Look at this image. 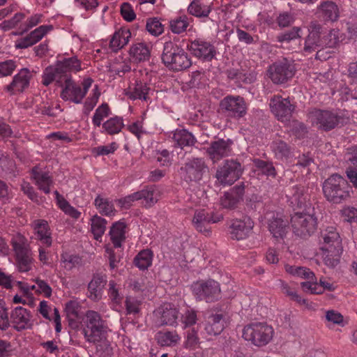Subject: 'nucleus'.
Returning <instances> with one entry per match:
<instances>
[{
  "instance_id": "nucleus-1",
  "label": "nucleus",
  "mask_w": 357,
  "mask_h": 357,
  "mask_svg": "<svg viewBox=\"0 0 357 357\" xmlns=\"http://www.w3.org/2000/svg\"><path fill=\"white\" fill-rule=\"evenodd\" d=\"M84 335L86 340L96 344V357H113L114 345L108 340V328L100 315L89 310L84 321Z\"/></svg>"
},
{
  "instance_id": "nucleus-2",
  "label": "nucleus",
  "mask_w": 357,
  "mask_h": 357,
  "mask_svg": "<svg viewBox=\"0 0 357 357\" xmlns=\"http://www.w3.org/2000/svg\"><path fill=\"white\" fill-rule=\"evenodd\" d=\"M319 250L325 265L333 268L339 264L342 252V239L335 227H329L321 231Z\"/></svg>"
},
{
  "instance_id": "nucleus-3",
  "label": "nucleus",
  "mask_w": 357,
  "mask_h": 357,
  "mask_svg": "<svg viewBox=\"0 0 357 357\" xmlns=\"http://www.w3.org/2000/svg\"><path fill=\"white\" fill-rule=\"evenodd\" d=\"M274 330L265 322H254L244 326L243 338L256 347L267 345L273 339Z\"/></svg>"
},
{
  "instance_id": "nucleus-4",
  "label": "nucleus",
  "mask_w": 357,
  "mask_h": 357,
  "mask_svg": "<svg viewBox=\"0 0 357 357\" xmlns=\"http://www.w3.org/2000/svg\"><path fill=\"white\" fill-rule=\"evenodd\" d=\"M337 29H332L327 36H322L321 28L317 22H312L309 27V35L305 40L304 50L306 52L314 51L321 46L333 47L338 42Z\"/></svg>"
},
{
  "instance_id": "nucleus-5",
  "label": "nucleus",
  "mask_w": 357,
  "mask_h": 357,
  "mask_svg": "<svg viewBox=\"0 0 357 357\" xmlns=\"http://www.w3.org/2000/svg\"><path fill=\"white\" fill-rule=\"evenodd\" d=\"M162 60L167 68L174 71L185 70L191 65L187 53L171 41L165 43Z\"/></svg>"
},
{
  "instance_id": "nucleus-6",
  "label": "nucleus",
  "mask_w": 357,
  "mask_h": 357,
  "mask_svg": "<svg viewBox=\"0 0 357 357\" xmlns=\"http://www.w3.org/2000/svg\"><path fill=\"white\" fill-rule=\"evenodd\" d=\"M323 191L329 202L338 204L350 197L351 187L342 176L333 174L324 181Z\"/></svg>"
},
{
  "instance_id": "nucleus-7",
  "label": "nucleus",
  "mask_w": 357,
  "mask_h": 357,
  "mask_svg": "<svg viewBox=\"0 0 357 357\" xmlns=\"http://www.w3.org/2000/svg\"><path fill=\"white\" fill-rule=\"evenodd\" d=\"M291 221L294 231L298 236L310 235L317 228V218L314 215L313 208L310 205L295 212Z\"/></svg>"
},
{
  "instance_id": "nucleus-8",
  "label": "nucleus",
  "mask_w": 357,
  "mask_h": 357,
  "mask_svg": "<svg viewBox=\"0 0 357 357\" xmlns=\"http://www.w3.org/2000/svg\"><path fill=\"white\" fill-rule=\"evenodd\" d=\"M308 119L318 128L329 130L343 125L347 121L342 115L331 111L313 109L309 113Z\"/></svg>"
},
{
  "instance_id": "nucleus-9",
  "label": "nucleus",
  "mask_w": 357,
  "mask_h": 357,
  "mask_svg": "<svg viewBox=\"0 0 357 357\" xmlns=\"http://www.w3.org/2000/svg\"><path fill=\"white\" fill-rule=\"evenodd\" d=\"M93 82L90 77L84 78L82 82V88L71 77H67L61 93V98L76 104L81 103Z\"/></svg>"
},
{
  "instance_id": "nucleus-10",
  "label": "nucleus",
  "mask_w": 357,
  "mask_h": 357,
  "mask_svg": "<svg viewBox=\"0 0 357 357\" xmlns=\"http://www.w3.org/2000/svg\"><path fill=\"white\" fill-rule=\"evenodd\" d=\"M193 295L198 301L213 302L221 296L220 284L214 280H199L191 285Z\"/></svg>"
},
{
  "instance_id": "nucleus-11",
  "label": "nucleus",
  "mask_w": 357,
  "mask_h": 357,
  "mask_svg": "<svg viewBox=\"0 0 357 357\" xmlns=\"http://www.w3.org/2000/svg\"><path fill=\"white\" fill-rule=\"evenodd\" d=\"M178 312L174 305L165 303L159 306L153 313V321L157 326H174L177 323Z\"/></svg>"
},
{
  "instance_id": "nucleus-12",
  "label": "nucleus",
  "mask_w": 357,
  "mask_h": 357,
  "mask_svg": "<svg viewBox=\"0 0 357 357\" xmlns=\"http://www.w3.org/2000/svg\"><path fill=\"white\" fill-rule=\"evenodd\" d=\"M269 105L272 113L281 121L289 119L295 110V105L289 98H282L279 96L272 98Z\"/></svg>"
},
{
  "instance_id": "nucleus-13",
  "label": "nucleus",
  "mask_w": 357,
  "mask_h": 357,
  "mask_svg": "<svg viewBox=\"0 0 357 357\" xmlns=\"http://www.w3.org/2000/svg\"><path fill=\"white\" fill-rule=\"evenodd\" d=\"M241 173V166L239 162L227 160L217 171L216 177L221 183L231 185L240 178Z\"/></svg>"
},
{
  "instance_id": "nucleus-14",
  "label": "nucleus",
  "mask_w": 357,
  "mask_h": 357,
  "mask_svg": "<svg viewBox=\"0 0 357 357\" xmlns=\"http://www.w3.org/2000/svg\"><path fill=\"white\" fill-rule=\"evenodd\" d=\"M34 73L33 70H31L27 68H22L13 77L10 84L6 86V91L11 94L23 92L29 88L30 81Z\"/></svg>"
},
{
  "instance_id": "nucleus-15",
  "label": "nucleus",
  "mask_w": 357,
  "mask_h": 357,
  "mask_svg": "<svg viewBox=\"0 0 357 357\" xmlns=\"http://www.w3.org/2000/svg\"><path fill=\"white\" fill-rule=\"evenodd\" d=\"M13 247L16 255L17 266L20 272L30 271L33 266V259L30 251L20 238V242L13 241Z\"/></svg>"
},
{
  "instance_id": "nucleus-16",
  "label": "nucleus",
  "mask_w": 357,
  "mask_h": 357,
  "mask_svg": "<svg viewBox=\"0 0 357 357\" xmlns=\"http://www.w3.org/2000/svg\"><path fill=\"white\" fill-rule=\"evenodd\" d=\"M254 227V222L250 217L233 220L230 226V234L233 239L238 241L247 238Z\"/></svg>"
},
{
  "instance_id": "nucleus-17",
  "label": "nucleus",
  "mask_w": 357,
  "mask_h": 357,
  "mask_svg": "<svg viewBox=\"0 0 357 357\" xmlns=\"http://www.w3.org/2000/svg\"><path fill=\"white\" fill-rule=\"evenodd\" d=\"M52 29V25H41L32 31L25 37L17 40L15 43V47L17 49H25L32 46L40 41L47 33L51 31Z\"/></svg>"
},
{
  "instance_id": "nucleus-18",
  "label": "nucleus",
  "mask_w": 357,
  "mask_h": 357,
  "mask_svg": "<svg viewBox=\"0 0 357 357\" xmlns=\"http://www.w3.org/2000/svg\"><path fill=\"white\" fill-rule=\"evenodd\" d=\"M220 107L232 116H243L246 112L245 102L240 96H229L220 102Z\"/></svg>"
},
{
  "instance_id": "nucleus-19",
  "label": "nucleus",
  "mask_w": 357,
  "mask_h": 357,
  "mask_svg": "<svg viewBox=\"0 0 357 357\" xmlns=\"http://www.w3.org/2000/svg\"><path fill=\"white\" fill-rule=\"evenodd\" d=\"M268 72L270 78L276 84L284 83L294 75L293 67L287 62L273 64L270 66Z\"/></svg>"
},
{
  "instance_id": "nucleus-20",
  "label": "nucleus",
  "mask_w": 357,
  "mask_h": 357,
  "mask_svg": "<svg viewBox=\"0 0 357 357\" xmlns=\"http://www.w3.org/2000/svg\"><path fill=\"white\" fill-rule=\"evenodd\" d=\"M188 48L194 56L203 60H211L215 54L214 47L210 43L202 39L192 41Z\"/></svg>"
},
{
  "instance_id": "nucleus-21",
  "label": "nucleus",
  "mask_w": 357,
  "mask_h": 357,
  "mask_svg": "<svg viewBox=\"0 0 357 357\" xmlns=\"http://www.w3.org/2000/svg\"><path fill=\"white\" fill-rule=\"evenodd\" d=\"M268 220V229L275 238H282L288 229V222L279 213H271Z\"/></svg>"
},
{
  "instance_id": "nucleus-22",
  "label": "nucleus",
  "mask_w": 357,
  "mask_h": 357,
  "mask_svg": "<svg viewBox=\"0 0 357 357\" xmlns=\"http://www.w3.org/2000/svg\"><path fill=\"white\" fill-rule=\"evenodd\" d=\"M231 145L230 140H218L211 144L207 149V153L213 161L216 162L231 153Z\"/></svg>"
},
{
  "instance_id": "nucleus-23",
  "label": "nucleus",
  "mask_w": 357,
  "mask_h": 357,
  "mask_svg": "<svg viewBox=\"0 0 357 357\" xmlns=\"http://www.w3.org/2000/svg\"><path fill=\"white\" fill-rule=\"evenodd\" d=\"M11 320L17 331L28 328L31 326V314L22 307H17L12 311Z\"/></svg>"
},
{
  "instance_id": "nucleus-24",
  "label": "nucleus",
  "mask_w": 357,
  "mask_h": 357,
  "mask_svg": "<svg viewBox=\"0 0 357 357\" xmlns=\"http://www.w3.org/2000/svg\"><path fill=\"white\" fill-rule=\"evenodd\" d=\"M218 220L213 219L205 210L197 211L195 213L192 222L197 230L207 235L210 232L208 225L216 222Z\"/></svg>"
},
{
  "instance_id": "nucleus-25",
  "label": "nucleus",
  "mask_w": 357,
  "mask_h": 357,
  "mask_svg": "<svg viewBox=\"0 0 357 357\" xmlns=\"http://www.w3.org/2000/svg\"><path fill=\"white\" fill-rule=\"evenodd\" d=\"M131 38L130 30L126 26L121 27L113 34L110 40L109 47L116 52L126 46Z\"/></svg>"
},
{
  "instance_id": "nucleus-26",
  "label": "nucleus",
  "mask_w": 357,
  "mask_h": 357,
  "mask_svg": "<svg viewBox=\"0 0 357 357\" xmlns=\"http://www.w3.org/2000/svg\"><path fill=\"white\" fill-rule=\"evenodd\" d=\"M31 174L32 178L38 188L48 194L50 192V187L52 184V180L48 173L38 167H35L32 169Z\"/></svg>"
},
{
  "instance_id": "nucleus-27",
  "label": "nucleus",
  "mask_w": 357,
  "mask_h": 357,
  "mask_svg": "<svg viewBox=\"0 0 357 357\" xmlns=\"http://www.w3.org/2000/svg\"><path fill=\"white\" fill-rule=\"evenodd\" d=\"M56 69L59 73H77L82 70L81 61L77 56L58 59Z\"/></svg>"
},
{
  "instance_id": "nucleus-28",
  "label": "nucleus",
  "mask_w": 357,
  "mask_h": 357,
  "mask_svg": "<svg viewBox=\"0 0 357 357\" xmlns=\"http://www.w3.org/2000/svg\"><path fill=\"white\" fill-rule=\"evenodd\" d=\"M289 202L290 204L298 210L307 208L312 206L309 201L307 195L303 193V189L301 187H294L292 188L291 195H289Z\"/></svg>"
},
{
  "instance_id": "nucleus-29",
  "label": "nucleus",
  "mask_w": 357,
  "mask_h": 357,
  "mask_svg": "<svg viewBox=\"0 0 357 357\" xmlns=\"http://www.w3.org/2000/svg\"><path fill=\"white\" fill-rule=\"evenodd\" d=\"M33 227L38 239L43 244L50 247L52 241L47 222L43 220H36L33 223Z\"/></svg>"
},
{
  "instance_id": "nucleus-30",
  "label": "nucleus",
  "mask_w": 357,
  "mask_h": 357,
  "mask_svg": "<svg viewBox=\"0 0 357 357\" xmlns=\"http://www.w3.org/2000/svg\"><path fill=\"white\" fill-rule=\"evenodd\" d=\"M206 167L202 159L195 158L188 162L185 167L188 178L190 181H199L202 178Z\"/></svg>"
},
{
  "instance_id": "nucleus-31",
  "label": "nucleus",
  "mask_w": 357,
  "mask_h": 357,
  "mask_svg": "<svg viewBox=\"0 0 357 357\" xmlns=\"http://www.w3.org/2000/svg\"><path fill=\"white\" fill-rule=\"evenodd\" d=\"M301 287L305 292L315 294H321L324 290L332 291L335 289L333 283L322 280H320L318 283L316 282V279L312 282H302Z\"/></svg>"
},
{
  "instance_id": "nucleus-32",
  "label": "nucleus",
  "mask_w": 357,
  "mask_h": 357,
  "mask_svg": "<svg viewBox=\"0 0 357 357\" xmlns=\"http://www.w3.org/2000/svg\"><path fill=\"white\" fill-rule=\"evenodd\" d=\"M243 189L233 188L227 192L220 199V204L225 208H232L242 199Z\"/></svg>"
},
{
  "instance_id": "nucleus-33",
  "label": "nucleus",
  "mask_w": 357,
  "mask_h": 357,
  "mask_svg": "<svg viewBox=\"0 0 357 357\" xmlns=\"http://www.w3.org/2000/svg\"><path fill=\"white\" fill-rule=\"evenodd\" d=\"M126 226L123 222H116L112 226L109 231L110 239L115 248L121 247L126 238Z\"/></svg>"
},
{
  "instance_id": "nucleus-34",
  "label": "nucleus",
  "mask_w": 357,
  "mask_h": 357,
  "mask_svg": "<svg viewBox=\"0 0 357 357\" xmlns=\"http://www.w3.org/2000/svg\"><path fill=\"white\" fill-rule=\"evenodd\" d=\"M224 319L222 314H212L208 317L205 331L210 335H217L224 329Z\"/></svg>"
},
{
  "instance_id": "nucleus-35",
  "label": "nucleus",
  "mask_w": 357,
  "mask_h": 357,
  "mask_svg": "<svg viewBox=\"0 0 357 357\" xmlns=\"http://www.w3.org/2000/svg\"><path fill=\"white\" fill-rule=\"evenodd\" d=\"M318 9L321 17L326 21L334 22L339 17L337 6L332 1H326L321 3Z\"/></svg>"
},
{
  "instance_id": "nucleus-36",
  "label": "nucleus",
  "mask_w": 357,
  "mask_h": 357,
  "mask_svg": "<svg viewBox=\"0 0 357 357\" xmlns=\"http://www.w3.org/2000/svg\"><path fill=\"white\" fill-rule=\"evenodd\" d=\"M172 139L176 144L181 148L192 146L196 142L195 137L185 129L176 130L172 135Z\"/></svg>"
},
{
  "instance_id": "nucleus-37",
  "label": "nucleus",
  "mask_w": 357,
  "mask_h": 357,
  "mask_svg": "<svg viewBox=\"0 0 357 357\" xmlns=\"http://www.w3.org/2000/svg\"><path fill=\"white\" fill-rule=\"evenodd\" d=\"M129 53L135 61H143L149 59L150 48L144 43H137L131 46Z\"/></svg>"
},
{
  "instance_id": "nucleus-38",
  "label": "nucleus",
  "mask_w": 357,
  "mask_h": 357,
  "mask_svg": "<svg viewBox=\"0 0 357 357\" xmlns=\"http://www.w3.org/2000/svg\"><path fill=\"white\" fill-rule=\"evenodd\" d=\"M284 269L288 274L294 277L308 280L310 282L315 280L314 273L306 267L285 264Z\"/></svg>"
},
{
  "instance_id": "nucleus-39",
  "label": "nucleus",
  "mask_w": 357,
  "mask_h": 357,
  "mask_svg": "<svg viewBox=\"0 0 357 357\" xmlns=\"http://www.w3.org/2000/svg\"><path fill=\"white\" fill-rule=\"evenodd\" d=\"M139 199L146 206H151L157 202L160 196V192L155 186H149L138 191Z\"/></svg>"
},
{
  "instance_id": "nucleus-40",
  "label": "nucleus",
  "mask_w": 357,
  "mask_h": 357,
  "mask_svg": "<svg viewBox=\"0 0 357 357\" xmlns=\"http://www.w3.org/2000/svg\"><path fill=\"white\" fill-rule=\"evenodd\" d=\"M124 126L123 119L121 116L111 117L102 124V132L108 135L120 132Z\"/></svg>"
},
{
  "instance_id": "nucleus-41",
  "label": "nucleus",
  "mask_w": 357,
  "mask_h": 357,
  "mask_svg": "<svg viewBox=\"0 0 357 357\" xmlns=\"http://www.w3.org/2000/svg\"><path fill=\"white\" fill-rule=\"evenodd\" d=\"M149 89L142 82H137L133 86L125 90V94L132 100H146Z\"/></svg>"
},
{
  "instance_id": "nucleus-42",
  "label": "nucleus",
  "mask_w": 357,
  "mask_h": 357,
  "mask_svg": "<svg viewBox=\"0 0 357 357\" xmlns=\"http://www.w3.org/2000/svg\"><path fill=\"white\" fill-rule=\"evenodd\" d=\"M94 204L99 213L102 215L110 216L114 214V204L107 198L98 195L95 199Z\"/></svg>"
},
{
  "instance_id": "nucleus-43",
  "label": "nucleus",
  "mask_w": 357,
  "mask_h": 357,
  "mask_svg": "<svg viewBox=\"0 0 357 357\" xmlns=\"http://www.w3.org/2000/svg\"><path fill=\"white\" fill-rule=\"evenodd\" d=\"M156 338L162 346H174L181 340V337L175 331L159 332Z\"/></svg>"
},
{
  "instance_id": "nucleus-44",
  "label": "nucleus",
  "mask_w": 357,
  "mask_h": 357,
  "mask_svg": "<svg viewBox=\"0 0 357 357\" xmlns=\"http://www.w3.org/2000/svg\"><path fill=\"white\" fill-rule=\"evenodd\" d=\"M104 280L99 277L93 278L88 285L89 298L96 301L101 298Z\"/></svg>"
},
{
  "instance_id": "nucleus-45",
  "label": "nucleus",
  "mask_w": 357,
  "mask_h": 357,
  "mask_svg": "<svg viewBox=\"0 0 357 357\" xmlns=\"http://www.w3.org/2000/svg\"><path fill=\"white\" fill-rule=\"evenodd\" d=\"M56 195V200L58 206L66 214L70 217L77 219L79 218L81 213L75 208L72 206L63 197L59 195L57 191L54 192Z\"/></svg>"
},
{
  "instance_id": "nucleus-46",
  "label": "nucleus",
  "mask_w": 357,
  "mask_h": 357,
  "mask_svg": "<svg viewBox=\"0 0 357 357\" xmlns=\"http://www.w3.org/2000/svg\"><path fill=\"white\" fill-rule=\"evenodd\" d=\"M106 229V220L98 216L93 215L91 218V231L93 233L95 239L99 240L105 233Z\"/></svg>"
},
{
  "instance_id": "nucleus-47",
  "label": "nucleus",
  "mask_w": 357,
  "mask_h": 357,
  "mask_svg": "<svg viewBox=\"0 0 357 357\" xmlns=\"http://www.w3.org/2000/svg\"><path fill=\"white\" fill-rule=\"evenodd\" d=\"M189 13L195 17H207L211 12L210 6L202 3L199 1L194 0L188 6Z\"/></svg>"
},
{
  "instance_id": "nucleus-48",
  "label": "nucleus",
  "mask_w": 357,
  "mask_h": 357,
  "mask_svg": "<svg viewBox=\"0 0 357 357\" xmlns=\"http://www.w3.org/2000/svg\"><path fill=\"white\" fill-rule=\"evenodd\" d=\"M153 255L149 250L141 251L135 258V264L141 270L147 269L152 264Z\"/></svg>"
},
{
  "instance_id": "nucleus-49",
  "label": "nucleus",
  "mask_w": 357,
  "mask_h": 357,
  "mask_svg": "<svg viewBox=\"0 0 357 357\" xmlns=\"http://www.w3.org/2000/svg\"><path fill=\"white\" fill-rule=\"evenodd\" d=\"M111 113L109 105L107 103H102L96 109L92 117V123L96 127L102 125V120L107 117Z\"/></svg>"
},
{
  "instance_id": "nucleus-50",
  "label": "nucleus",
  "mask_w": 357,
  "mask_h": 357,
  "mask_svg": "<svg viewBox=\"0 0 357 357\" xmlns=\"http://www.w3.org/2000/svg\"><path fill=\"white\" fill-rule=\"evenodd\" d=\"M80 262L79 257L64 252L61 256L60 265L66 271H70L75 268Z\"/></svg>"
},
{
  "instance_id": "nucleus-51",
  "label": "nucleus",
  "mask_w": 357,
  "mask_h": 357,
  "mask_svg": "<svg viewBox=\"0 0 357 357\" xmlns=\"http://www.w3.org/2000/svg\"><path fill=\"white\" fill-rule=\"evenodd\" d=\"M100 96V91L98 85H95L93 89L91 91L89 98L84 102V112L86 114H89L91 111L93 110L94 107L96 105L99 97Z\"/></svg>"
},
{
  "instance_id": "nucleus-52",
  "label": "nucleus",
  "mask_w": 357,
  "mask_h": 357,
  "mask_svg": "<svg viewBox=\"0 0 357 357\" xmlns=\"http://www.w3.org/2000/svg\"><path fill=\"white\" fill-rule=\"evenodd\" d=\"M131 67L129 62L122 59H116L110 66L111 73L123 76L126 72L130 71Z\"/></svg>"
},
{
  "instance_id": "nucleus-53",
  "label": "nucleus",
  "mask_w": 357,
  "mask_h": 357,
  "mask_svg": "<svg viewBox=\"0 0 357 357\" xmlns=\"http://www.w3.org/2000/svg\"><path fill=\"white\" fill-rule=\"evenodd\" d=\"M188 24L187 17L181 16L170 22V29L173 33L179 34L186 30Z\"/></svg>"
},
{
  "instance_id": "nucleus-54",
  "label": "nucleus",
  "mask_w": 357,
  "mask_h": 357,
  "mask_svg": "<svg viewBox=\"0 0 357 357\" xmlns=\"http://www.w3.org/2000/svg\"><path fill=\"white\" fill-rule=\"evenodd\" d=\"M146 30L153 36H159L164 31L162 23L157 18L149 19L146 22Z\"/></svg>"
},
{
  "instance_id": "nucleus-55",
  "label": "nucleus",
  "mask_w": 357,
  "mask_h": 357,
  "mask_svg": "<svg viewBox=\"0 0 357 357\" xmlns=\"http://www.w3.org/2000/svg\"><path fill=\"white\" fill-rule=\"evenodd\" d=\"M59 73L56 69V64L54 66L47 67L43 73V84L45 86L50 85L56 79V75Z\"/></svg>"
},
{
  "instance_id": "nucleus-56",
  "label": "nucleus",
  "mask_w": 357,
  "mask_h": 357,
  "mask_svg": "<svg viewBox=\"0 0 357 357\" xmlns=\"http://www.w3.org/2000/svg\"><path fill=\"white\" fill-rule=\"evenodd\" d=\"M118 148L116 142H112L109 144L97 146L93 149L92 153L96 156L107 155L113 153Z\"/></svg>"
},
{
  "instance_id": "nucleus-57",
  "label": "nucleus",
  "mask_w": 357,
  "mask_h": 357,
  "mask_svg": "<svg viewBox=\"0 0 357 357\" xmlns=\"http://www.w3.org/2000/svg\"><path fill=\"white\" fill-rule=\"evenodd\" d=\"M326 320L330 324H337L340 326H344V317L343 316L338 312L331 310H328L326 312Z\"/></svg>"
},
{
  "instance_id": "nucleus-58",
  "label": "nucleus",
  "mask_w": 357,
  "mask_h": 357,
  "mask_svg": "<svg viewBox=\"0 0 357 357\" xmlns=\"http://www.w3.org/2000/svg\"><path fill=\"white\" fill-rule=\"evenodd\" d=\"M43 14L40 13H33L26 20L23 24V29L26 31L37 26L38 24L43 22Z\"/></svg>"
},
{
  "instance_id": "nucleus-59",
  "label": "nucleus",
  "mask_w": 357,
  "mask_h": 357,
  "mask_svg": "<svg viewBox=\"0 0 357 357\" xmlns=\"http://www.w3.org/2000/svg\"><path fill=\"white\" fill-rule=\"evenodd\" d=\"M16 68V63L13 60L0 62V77L11 75Z\"/></svg>"
},
{
  "instance_id": "nucleus-60",
  "label": "nucleus",
  "mask_w": 357,
  "mask_h": 357,
  "mask_svg": "<svg viewBox=\"0 0 357 357\" xmlns=\"http://www.w3.org/2000/svg\"><path fill=\"white\" fill-rule=\"evenodd\" d=\"M275 155L278 158H286L289 154V149L287 144L282 141L275 142L272 146Z\"/></svg>"
},
{
  "instance_id": "nucleus-61",
  "label": "nucleus",
  "mask_w": 357,
  "mask_h": 357,
  "mask_svg": "<svg viewBox=\"0 0 357 357\" xmlns=\"http://www.w3.org/2000/svg\"><path fill=\"white\" fill-rule=\"evenodd\" d=\"M341 214L347 222H357V208L346 206L341 211Z\"/></svg>"
},
{
  "instance_id": "nucleus-62",
  "label": "nucleus",
  "mask_w": 357,
  "mask_h": 357,
  "mask_svg": "<svg viewBox=\"0 0 357 357\" xmlns=\"http://www.w3.org/2000/svg\"><path fill=\"white\" fill-rule=\"evenodd\" d=\"M121 14L123 18L127 22L133 21L136 15L131 5L128 3H123L121 6Z\"/></svg>"
},
{
  "instance_id": "nucleus-63",
  "label": "nucleus",
  "mask_w": 357,
  "mask_h": 357,
  "mask_svg": "<svg viewBox=\"0 0 357 357\" xmlns=\"http://www.w3.org/2000/svg\"><path fill=\"white\" fill-rule=\"evenodd\" d=\"M77 7L94 12L98 6V0H75Z\"/></svg>"
},
{
  "instance_id": "nucleus-64",
  "label": "nucleus",
  "mask_w": 357,
  "mask_h": 357,
  "mask_svg": "<svg viewBox=\"0 0 357 357\" xmlns=\"http://www.w3.org/2000/svg\"><path fill=\"white\" fill-rule=\"evenodd\" d=\"M300 28L294 27L291 31L278 36V40L280 43L289 42L300 36Z\"/></svg>"
}]
</instances>
